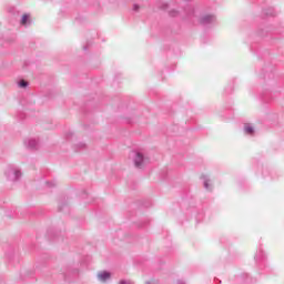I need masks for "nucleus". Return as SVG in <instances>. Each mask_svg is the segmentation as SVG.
I'll return each mask as SVG.
<instances>
[{
  "label": "nucleus",
  "mask_w": 284,
  "mask_h": 284,
  "mask_svg": "<svg viewBox=\"0 0 284 284\" xmlns=\"http://www.w3.org/2000/svg\"><path fill=\"white\" fill-rule=\"evenodd\" d=\"M165 8H168V4H164V6H163V9H164V10H165Z\"/></svg>",
  "instance_id": "a211bd4d"
},
{
  "label": "nucleus",
  "mask_w": 284,
  "mask_h": 284,
  "mask_svg": "<svg viewBox=\"0 0 284 284\" xmlns=\"http://www.w3.org/2000/svg\"><path fill=\"white\" fill-rule=\"evenodd\" d=\"M48 187H55L57 183L55 182H47Z\"/></svg>",
  "instance_id": "ddd939ff"
},
{
  "label": "nucleus",
  "mask_w": 284,
  "mask_h": 284,
  "mask_svg": "<svg viewBox=\"0 0 284 284\" xmlns=\"http://www.w3.org/2000/svg\"><path fill=\"white\" fill-rule=\"evenodd\" d=\"M132 154H133L132 159H133V163H134L135 168L141 170V168H143V165H145V156L143 155V153H141L139 151H133Z\"/></svg>",
  "instance_id": "f03ea898"
},
{
  "label": "nucleus",
  "mask_w": 284,
  "mask_h": 284,
  "mask_svg": "<svg viewBox=\"0 0 284 284\" xmlns=\"http://www.w3.org/2000/svg\"><path fill=\"white\" fill-rule=\"evenodd\" d=\"M264 14L266 17H274V9L273 8H268L266 10H264Z\"/></svg>",
  "instance_id": "6e6552de"
},
{
  "label": "nucleus",
  "mask_w": 284,
  "mask_h": 284,
  "mask_svg": "<svg viewBox=\"0 0 284 284\" xmlns=\"http://www.w3.org/2000/svg\"><path fill=\"white\" fill-rule=\"evenodd\" d=\"M178 284H185V282L179 280V281H178Z\"/></svg>",
  "instance_id": "dca6fc26"
},
{
  "label": "nucleus",
  "mask_w": 284,
  "mask_h": 284,
  "mask_svg": "<svg viewBox=\"0 0 284 284\" xmlns=\"http://www.w3.org/2000/svg\"><path fill=\"white\" fill-rule=\"evenodd\" d=\"M140 8H141V7H139V4H134V6H133L134 12H139Z\"/></svg>",
  "instance_id": "4468645a"
},
{
  "label": "nucleus",
  "mask_w": 284,
  "mask_h": 284,
  "mask_svg": "<svg viewBox=\"0 0 284 284\" xmlns=\"http://www.w3.org/2000/svg\"><path fill=\"white\" fill-rule=\"evenodd\" d=\"M84 50H88V47H84Z\"/></svg>",
  "instance_id": "412c9836"
},
{
  "label": "nucleus",
  "mask_w": 284,
  "mask_h": 284,
  "mask_svg": "<svg viewBox=\"0 0 284 284\" xmlns=\"http://www.w3.org/2000/svg\"><path fill=\"white\" fill-rule=\"evenodd\" d=\"M60 212L63 210V207L59 206Z\"/></svg>",
  "instance_id": "6ab92c4d"
},
{
  "label": "nucleus",
  "mask_w": 284,
  "mask_h": 284,
  "mask_svg": "<svg viewBox=\"0 0 284 284\" xmlns=\"http://www.w3.org/2000/svg\"><path fill=\"white\" fill-rule=\"evenodd\" d=\"M119 284H132V282H130V281H125V280H122V281H120V283Z\"/></svg>",
  "instance_id": "2eb2a0df"
},
{
  "label": "nucleus",
  "mask_w": 284,
  "mask_h": 284,
  "mask_svg": "<svg viewBox=\"0 0 284 284\" xmlns=\"http://www.w3.org/2000/svg\"><path fill=\"white\" fill-rule=\"evenodd\" d=\"M8 181H19L21 179L22 173L21 170L14 165H9L4 172Z\"/></svg>",
  "instance_id": "f257e3e1"
},
{
  "label": "nucleus",
  "mask_w": 284,
  "mask_h": 284,
  "mask_svg": "<svg viewBox=\"0 0 284 284\" xmlns=\"http://www.w3.org/2000/svg\"><path fill=\"white\" fill-rule=\"evenodd\" d=\"M216 22V17L214 14H205L200 18L201 26H212Z\"/></svg>",
  "instance_id": "7ed1b4c3"
},
{
  "label": "nucleus",
  "mask_w": 284,
  "mask_h": 284,
  "mask_svg": "<svg viewBox=\"0 0 284 284\" xmlns=\"http://www.w3.org/2000/svg\"><path fill=\"white\" fill-rule=\"evenodd\" d=\"M80 148H85V144L81 143V144H80Z\"/></svg>",
  "instance_id": "f3484780"
},
{
  "label": "nucleus",
  "mask_w": 284,
  "mask_h": 284,
  "mask_svg": "<svg viewBox=\"0 0 284 284\" xmlns=\"http://www.w3.org/2000/svg\"><path fill=\"white\" fill-rule=\"evenodd\" d=\"M22 26H26L28 23V14H23L21 19Z\"/></svg>",
  "instance_id": "9b49d317"
},
{
  "label": "nucleus",
  "mask_w": 284,
  "mask_h": 284,
  "mask_svg": "<svg viewBox=\"0 0 284 284\" xmlns=\"http://www.w3.org/2000/svg\"><path fill=\"white\" fill-rule=\"evenodd\" d=\"M110 276H111V274H110V272H108V271H103V272H100V273L98 274V278H99V281H101L102 283H105V281H108V280L110 278Z\"/></svg>",
  "instance_id": "39448f33"
},
{
  "label": "nucleus",
  "mask_w": 284,
  "mask_h": 284,
  "mask_svg": "<svg viewBox=\"0 0 284 284\" xmlns=\"http://www.w3.org/2000/svg\"><path fill=\"white\" fill-rule=\"evenodd\" d=\"M170 17H178L179 16V11L176 10H172L169 12Z\"/></svg>",
  "instance_id": "f8f14e48"
},
{
  "label": "nucleus",
  "mask_w": 284,
  "mask_h": 284,
  "mask_svg": "<svg viewBox=\"0 0 284 284\" xmlns=\"http://www.w3.org/2000/svg\"><path fill=\"white\" fill-rule=\"evenodd\" d=\"M201 179L203 180L204 189L210 190V178H207V175H202Z\"/></svg>",
  "instance_id": "423d86ee"
},
{
  "label": "nucleus",
  "mask_w": 284,
  "mask_h": 284,
  "mask_svg": "<svg viewBox=\"0 0 284 284\" xmlns=\"http://www.w3.org/2000/svg\"><path fill=\"white\" fill-rule=\"evenodd\" d=\"M184 12L190 17V14H194V8L192 6H189L186 9H184Z\"/></svg>",
  "instance_id": "1a4fd4ad"
},
{
  "label": "nucleus",
  "mask_w": 284,
  "mask_h": 284,
  "mask_svg": "<svg viewBox=\"0 0 284 284\" xmlns=\"http://www.w3.org/2000/svg\"><path fill=\"white\" fill-rule=\"evenodd\" d=\"M145 284H152L151 282H146Z\"/></svg>",
  "instance_id": "aec40b11"
},
{
  "label": "nucleus",
  "mask_w": 284,
  "mask_h": 284,
  "mask_svg": "<svg viewBox=\"0 0 284 284\" xmlns=\"http://www.w3.org/2000/svg\"><path fill=\"white\" fill-rule=\"evenodd\" d=\"M18 85H19V88H28V81H26V80H20L19 82H18Z\"/></svg>",
  "instance_id": "9d476101"
},
{
  "label": "nucleus",
  "mask_w": 284,
  "mask_h": 284,
  "mask_svg": "<svg viewBox=\"0 0 284 284\" xmlns=\"http://www.w3.org/2000/svg\"><path fill=\"white\" fill-rule=\"evenodd\" d=\"M24 145L29 150H39V141H37L34 139H29V140L24 141Z\"/></svg>",
  "instance_id": "20e7f679"
},
{
  "label": "nucleus",
  "mask_w": 284,
  "mask_h": 284,
  "mask_svg": "<svg viewBox=\"0 0 284 284\" xmlns=\"http://www.w3.org/2000/svg\"><path fill=\"white\" fill-rule=\"evenodd\" d=\"M244 132L246 134H254V128H252L251 125H245L244 126Z\"/></svg>",
  "instance_id": "0eeeda50"
}]
</instances>
